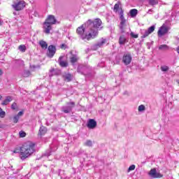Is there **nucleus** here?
<instances>
[{
    "instance_id": "nucleus-1",
    "label": "nucleus",
    "mask_w": 179,
    "mask_h": 179,
    "mask_svg": "<svg viewBox=\"0 0 179 179\" xmlns=\"http://www.w3.org/2000/svg\"><path fill=\"white\" fill-rule=\"evenodd\" d=\"M101 26V20L96 18L92 22L89 20L87 23L78 27L76 33L81 40L84 41H90L93 38H96L99 34V27Z\"/></svg>"
},
{
    "instance_id": "nucleus-2",
    "label": "nucleus",
    "mask_w": 179,
    "mask_h": 179,
    "mask_svg": "<svg viewBox=\"0 0 179 179\" xmlns=\"http://www.w3.org/2000/svg\"><path fill=\"white\" fill-rule=\"evenodd\" d=\"M35 152L36 148H34V143L31 141H28L20 148V157L21 160H25V159L30 157Z\"/></svg>"
},
{
    "instance_id": "nucleus-3",
    "label": "nucleus",
    "mask_w": 179,
    "mask_h": 179,
    "mask_svg": "<svg viewBox=\"0 0 179 179\" xmlns=\"http://www.w3.org/2000/svg\"><path fill=\"white\" fill-rule=\"evenodd\" d=\"M55 23H57L55 17L52 15H48L43 23V31L45 34H50L51 30H52V24H55Z\"/></svg>"
},
{
    "instance_id": "nucleus-4",
    "label": "nucleus",
    "mask_w": 179,
    "mask_h": 179,
    "mask_svg": "<svg viewBox=\"0 0 179 179\" xmlns=\"http://www.w3.org/2000/svg\"><path fill=\"white\" fill-rule=\"evenodd\" d=\"M12 6L15 10H22L26 6V3L24 1H17Z\"/></svg>"
},
{
    "instance_id": "nucleus-5",
    "label": "nucleus",
    "mask_w": 179,
    "mask_h": 179,
    "mask_svg": "<svg viewBox=\"0 0 179 179\" xmlns=\"http://www.w3.org/2000/svg\"><path fill=\"white\" fill-rule=\"evenodd\" d=\"M73 107H75V102L70 101L67 103L66 106H63L62 108V111H63V113H64L65 114H68L71 113V111H72V108H73Z\"/></svg>"
},
{
    "instance_id": "nucleus-6",
    "label": "nucleus",
    "mask_w": 179,
    "mask_h": 179,
    "mask_svg": "<svg viewBox=\"0 0 179 179\" xmlns=\"http://www.w3.org/2000/svg\"><path fill=\"white\" fill-rule=\"evenodd\" d=\"M148 175L151 178H162V177H163V175L158 173L157 171H156V169H151L148 173Z\"/></svg>"
},
{
    "instance_id": "nucleus-7",
    "label": "nucleus",
    "mask_w": 179,
    "mask_h": 179,
    "mask_svg": "<svg viewBox=\"0 0 179 179\" xmlns=\"http://www.w3.org/2000/svg\"><path fill=\"white\" fill-rule=\"evenodd\" d=\"M57 51V49L55 48V46L50 45L48 48V57L50 58H52L54 55H55V52Z\"/></svg>"
},
{
    "instance_id": "nucleus-8",
    "label": "nucleus",
    "mask_w": 179,
    "mask_h": 179,
    "mask_svg": "<svg viewBox=\"0 0 179 179\" xmlns=\"http://www.w3.org/2000/svg\"><path fill=\"white\" fill-rule=\"evenodd\" d=\"M168 32L169 27H167L165 24H163L158 30V36L162 37V36H164V34H166Z\"/></svg>"
},
{
    "instance_id": "nucleus-9",
    "label": "nucleus",
    "mask_w": 179,
    "mask_h": 179,
    "mask_svg": "<svg viewBox=\"0 0 179 179\" xmlns=\"http://www.w3.org/2000/svg\"><path fill=\"white\" fill-rule=\"evenodd\" d=\"M87 127L89 129H94L97 127V122L93 119H90L87 122Z\"/></svg>"
},
{
    "instance_id": "nucleus-10",
    "label": "nucleus",
    "mask_w": 179,
    "mask_h": 179,
    "mask_svg": "<svg viewBox=\"0 0 179 179\" xmlns=\"http://www.w3.org/2000/svg\"><path fill=\"white\" fill-rule=\"evenodd\" d=\"M131 61H132V57L131 55H124L123 56V62L125 65H129L131 64Z\"/></svg>"
},
{
    "instance_id": "nucleus-11",
    "label": "nucleus",
    "mask_w": 179,
    "mask_h": 179,
    "mask_svg": "<svg viewBox=\"0 0 179 179\" xmlns=\"http://www.w3.org/2000/svg\"><path fill=\"white\" fill-rule=\"evenodd\" d=\"M22 115H23V112L22 111H20L17 115H15L13 117V122L14 124H17V122H19V120L20 119V117H22Z\"/></svg>"
},
{
    "instance_id": "nucleus-12",
    "label": "nucleus",
    "mask_w": 179,
    "mask_h": 179,
    "mask_svg": "<svg viewBox=\"0 0 179 179\" xmlns=\"http://www.w3.org/2000/svg\"><path fill=\"white\" fill-rule=\"evenodd\" d=\"M79 61V57H78V55H72L70 57V62L71 64H74L75 62H78Z\"/></svg>"
},
{
    "instance_id": "nucleus-13",
    "label": "nucleus",
    "mask_w": 179,
    "mask_h": 179,
    "mask_svg": "<svg viewBox=\"0 0 179 179\" xmlns=\"http://www.w3.org/2000/svg\"><path fill=\"white\" fill-rule=\"evenodd\" d=\"M106 43V40L104 38H102L101 42L98 43L96 45H94L95 50H97V48H100L103 47V45H104Z\"/></svg>"
},
{
    "instance_id": "nucleus-14",
    "label": "nucleus",
    "mask_w": 179,
    "mask_h": 179,
    "mask_svg": "<svg viewBox=\"0 0 179 179\" xmlns=\"http://www.w3.org/2000/svg\"><path fill=\"white\" fill-rule=\"evenodd\" d=\"M45 134H47V128L44 126H41L39 129L38 135L43 136V135H45Z\"/></svg>"
},
{
    "instance_id": "nucleus-15",
    "label": "nucleus",
    "mask_w": 179,
    "mask_h": 179,
    "mask_svg": "<svg viewBox=\"0 0 179 179\" xmlns=\"http://www.w3.org/2000/svg\"><path fill=\"white\" fill-rule=\"evenodd\" d=\"M12 101V97L11 96H6V99L2 102V106H8L9 103Z\"/></svg>"
},
{
    "instance_id": "nucleus-16",
    "label": "nucleus",
    "mask_w": 179,
    "mask_h": 179,
    "mask_svg": "<svg viewBox=\"0 0 179 179\" xmlns=\"http://www.w3.org/2000/svg\"><path fill=\"white\" fill-rule=\"evenodd\" d=\"M125 43H127V38H125L124 36H121L119 38V44H120V45H124Z\"/></svg>"
},
{
    "instance_id": "nucleus-17",
    "label": "nucleus",
    "mask_w": 179,
    "mask_h": 179,
    "mask_svg": "<svg viewBox=\"0 0 179 179\" xmlns=\"http://www.w3.org/2000/svg\"><path fill=\"white\" fill-rule=\"evenodd\" d=\"M39 45H41V48H43V50H47V48H48V44H47V42L44 41H41L39 42Z\"/></svg>"
},
{
    "instance_id": "nucleus-18",
    "label": "nucleus",
    "mask_w": 179,
    "mask_h": 179,
    "mask_svg": "<svg viewBox=\"0 0 179 179\" xmlns=\"http://www.w3.org/2000/svg\"><path fill=\"white\" fill-rule=\"evenodd\" d=\"M61 59H62V57H60L59 59V64L60 66L62 68H66V66H68V63L66 62L62 61Z\"/></svg>"
},
{
    "instance_id": "nucleus-19",
    "label": "nucleus",
    "mask_w": 179,
    "mask_h": 179,
    "mask_svg": "<svg viewBox=\"0 0 179 179\" xmlns=\"http://www.w3.org/2000/svg\"><path fill=\"white\" fill-rule=\"evenodd\" d=\"M63 78L64 79V80H66L67 82H71V80H72V75L67 73V74H64L63 76Z\"/></svg>"
},
{
    "instance_id": "nucleus-20",
    "label": "nucleus",
    "mask_w": 179,
    "mask_h": 179,
    "mask_svg": "<svg viewBox=\"0 0 179 179\" xmlns=\"http://www.w3.org/2000/svg\"><path fill=\"white\" fill-rule=\"evenodd\" d=\"M129 13H130V16L131 17H135L136 16V15H138V10L136 9H131L130 11H129Z\"/></svg>"
},
{
    "instance_id": "nucleus-21",
    "label": "nucleus",
    "mask_w": 179,
    "mask_h": 179,
    "mask_svg": "<svg viewBox=\"0 0 179 179\" xmlns=\"http://www.w3.org/2000/svg\"><path fill=\"white\" fill-rule=\"evenodd\" d=\"M141 34H142V36L141 38H146V37H148V36H149V34H150L148 30H143L141 31Z\"/></svg>"
},
{
    "instance_id": "nucleus-22",
    "label": "nucleus",
    "mask_w": 179,
    "mask_h": 179,
    "mask_svg": "<svg viewBox=\"0 0 179 179\" xmlns=\"http://www.w3.org/2000/svg\"><path fill=\"white\" fill-rule=\"evenodd\" d=\"M148 3L149 5L155 6V5H157V3H159V0H149Z\"/></svg>"
},
{
    "instance_id": "nucleus-23",
    "label": "nucleus",
    "mask_w": 179,
    "mask_h": 179,
    "mask_svg": "<svg viewBox=\"0 0 179 179\" xmlns=\"http://www.w3.org/2000/svg\"><path fill=\"white\" fill-rule=\"evenodd\" d=\"M170 47H169L167 45H161L159 47V50H169Z\"/></svg>"
},
{
    "instance_id": "nucleus-24",
    "label": "nucleus",
    "mask_w": 179,
    "mask_h": 179,
    "mask_svg": "<svg viewBox=\"0 0 179 179\" xmlns=\"http://www.w3.org/2000/svg\"><path fill=\"white\" fill-rule=\"evenodd\" d=\"M155 29H156V27H155V25H152L151 27H150L147 31H148V33L150 34H152V33H153L155 31Z\"/></svg>"
},
{
    "instance_id": "nucleus-25",
    "label": "nucleus",
    "mask_w": 179,
    "mask_h": 179,
    "mask_svg": "<svg viewBox=\"0 0 179 179\" xmlns=\"http://www.w3.org/2000/svg\"><path fill=\"white\" fill-rule=\"evenodd\" d=\"M18 50H20V51H21V52H26V45H20L18 48Z\"/></svg>"
},
{
    "instance_id": "nucleus-26",
    "label": "nucleus",
    "mask_w": 179,
    "mask_h": 179,
    "mask_svg": "<svg viewBox=\"0 0 179 179\" xmlns=\"http://www.w3.org/2000/svg\"><path fill=\"white\" fill-rule=\"evenodd\" d=\"M5 115H6V113L0 108V118H5Z\"/></svg>"
},
{
    "instance_id": "nucleus-27",
    "label": "nucleus",
    "mask_w": 179,
    "mask_h": 179,
    "mask_svg": "<svg viewBox=\"0 0 179 179\" xmlns=\"http://www.w3.org/2000/svg\"><path fill=\"white\" fill-rule=\"evenodd\" d=\"M125 20H120V29L121 30H123L124 27L125 26Z\"/></svg>"
},
{
    "instance_id": "nucleus-28",
    "label": "nucleus",
    "mask_w": 179,
    "mask_h": 179,
    "mask_svg": "<svg viewBox=\"0 0 179 179\" xmlns=\"http://www.w3.org/2000/svg\"><path fill=\"white\" fill-rule=\"evenodd\" d=\"M85 146H89V147H90V146H92L93 142H92V141H90V140H87V141L85 143Z\"/></svg>"
},
{
    "instance_id": "nucleus-29",
    "label": "nucleus",
    "mask_w": 179,
    "mask_h": 179,
    "mask_svg": "<svg viewBox=\"0 0 179 179\" xmlns=\"http://www.w3.org/2000/svg\"><path fill=\"white\" fill-rule=\"evenodd\" d=\"M161 71H162V72H167V71H169V66H161Z\"/></svg>"
},
{
    "instance_id": "nucleus-30",
    "label": "nucleus",
    "mask_w": 179,
    "mask_h": 179,
    "mask_svg": "<svg viewBox=\"0 0 179 179\" xmlns=\"http://www.w3.org/2000/svg\"><path fill=\"white\" fill-rule=\"evenodd\" d=\"M135 168H136V166H135V165H131L129 167V169H128V170H127V172L128 173H130V171H134V170H135Z\"/></svg>"
},
{
    "instance_id": "nucleus-31",
    "label": "nucleus",
    "mask_w": 179,
    "mask_h": 179,
    "mask_svg": "<svg viewBox=\"0 0 179 179\" xmlns=\"http://www.w3.org/2000/svg\"><path fill=\"white\" fill-rule=\"evenodd\" d=\"M130 36L131 37H132L133 38H138V37H139V36L138 35V34H135L134 32H131L130 33Z\"/></svg>"
},
{
    "instance_id": "nucleus-32",
    "label": "nucleus",
    "mask_w": 179,
    "mask_h": 179,
    "mask_svg": "<svg viewBox=\"0 0 179 179\" xmlns=\"http://www.w3.org/2000/svg\"><path fill=\"white\" fill-rule=\"evenodd\" d=\"M145 106L143 105H140L138 106V111L140 113L142 112V111H145Z\"/></svg>"
},
{
    "instance_id": "nucleus-33",
    "label": "nucleus",
    "mask_w": 179,
    "mask_h": 179,
    "mask_svg": "<svg viewBox=\"0 0 179 179\" xmlns=\"http://www.w3.org/2000/svg\"><path fill=\"white\" fill-rule=\"evenodd\" d=\"M118 9H120V4L116 3L114 6V12H118Z\"/></svg>"
},
{
    "instance_id": "nucleus-34",
    "label": "nucleus",
    "mask_w": 179,
    "mask_h": 179,
    "mask_svg": "<svg viewBox=\"0 0 179 179\" xmlns=\"http://www.w3.org/2000/svg\"><path fill=\"white\" fill-rule=\"evenodd\" d=\"M19 134L20 138H24V136H26V133L24 131H21Z\"/></svg>"
},
{
    "instance_id": "nucleus-35",
    "label": "nucleus",
    "mask_w": 179,
    "mask_h": 179,
    "mask_svg": "<svg viewBox=\"0 0 179 179\" xmlns=\"http://www.w3.org/2000/svg\"><path fill=\"white\" fill-rule=\"evenodd\" d=\"M11 108H12V110H16V108H17V104L16 103H13L11 105Z\"/></svg>"
},
{
    "instance_id": "nucleus-36",
    "label": "nucleus",
    "mask_w": 179,
    "mask_h": 179,
    "mask_svg": "<svg viewBox=\"0 0 179 179\" xmlns=\"http://www.w3.org/2000/svg\"><path fill=\"white\" fill-rule=\"evenodd\" d=\"M30 75V71H27L24 72V76H29Z\"/></svg>"
},
{
    "instance_id": "nucleus-37",
    "label": "nucleus",
    "mask_w": 179,
    "mask_h": 179,
    "mask_svg": "<svg viewBox=\"0 0 179 179\" xmlns=\"http://www.w3.org/2000/svg\"><path fill=\"white\" fill-rule=\"evenodd\" d=\"M50 73H52L51 75H50V76H52V75H54V72H55V69H52L50 71Z\"/></svg>"
},
{
    "instance_id": "nucleus-38",
    "label": "nucleus",
    "mask_w": 179,
    "mask_h": 179,
    "mask_svg": "<svg viewBox=\"0 0 179 179\" xmlns=\"http://www.w3.org/2000/svg\"><path fill=\"white\" fill-rule=\"evenodd\" d=\"M120 15L122 16L124 15V10H121L120 13Z\"/></svg>"
},
{
    "instance_id": "nucleus-39",
    "label": "nucleus",
    "mask_w": 179,
    "mask_h": 179,
    "mask_svg": "<svg viewBox=\"0 0 179 179\" xmlns=\"http://www.w3.org/2000/svg\"><path fill=\"white\" fill-rule=\"evenodd\" d=\"M2 75H3V71L0 69V76H2Z\"/></svg>"
},
{
    "instance_id": "nucleus-40",
    "label": "nucleus",
    "mask_w": 179,
    "mask_h": 179,
    "mask_svg": "<svg viewBox=\"0 0 179 179\" xmlns=\"http://www.w3.org/2000/svg\"><path fill=\"white\" fill-rule=\"evenodd\" d=\"M20 152L19 150H14L13 153H19Z\"/></svg>"
},
{
    "instance_id": "nucleus-41",
    "label": "nucleus",
    "mask_w": 179,
    "mask_h": 179,
    "mask_svg": "<svg viewBox=\"0 0 179 179\" xmlns=\"http://www.w3.org/2000/svg\"><path fill=\"white\" fill-rule=\"evenodd\" d=\"M125 18L124 17V15H120V20H124Z\"/></svg>"
},
{
    "instance_id": "nucleus-42",
    "label": "nucleus",
    "mask_w": 179,
    "mask_h": 179,
    "mask_svg": "<svg viewBox=\"0 0 179 179\" xmlns=\"http://www.w3.org/2000/svg\"><path fill=\"white\" fill-rule=\"evenodd\" d=\"M65 47V44H62L61 48H64Z\"/></svg>"
},
{
    "instance_id": "nucleus-43",
    "label": "nucleus",
    "mask_w": 179,
    "mask_h": 179,
    "mask_svg": "<svg viewBox=\"0 0 179 179\" xmlns=\"http://www.w3.org/2000/svg\"><path fill=\"white\" fill-rule=\"evenodd\" d=\"M178 54H179V46L177 48Z\"/></svg>"
},
{
    "instance_id": "nucleus-44",
    "label": "nucleus",
    "mask_w": 179,
    "mask_h": 179,
    "mask_svg": "<svg viewBox=\"0 0 179 179\" xmlns=\"http://www.w3.org/2000/svg\"><path fill=\"white\" fill-rule=\"evenodd\" d=\"M0 26H2V21L0 20Z\"/></svg>"
},
{
    "instance_id": "nucleus-45",
    "label": "nucleus",
    "mask_w": 179,
    "mask_h": 179,
    "mask_svg": "<svg viewBox=\"0 0 179 179\" xmlns=\"http://www.w3.org/2000/svg\"><path fill=\"white\" fill-rule=\"evenodd\" d=\"M0 100H2V96L0 95Z\"/></svg>"
},
{
    "instance_id": "nucleus-46",
    "label": "nucleus",
    "mask_w": 179,
    "mask_h": 179,
    "mask_svg": "<svg viewBox=\"0 0 179 179\" xmlns=\"http://www.w3.org/2000/svg\"><path fill=\"white\" fill-rule=\"evenodd\" d=\"M0 128H1V124H0Z\"/></svg>"
}]
</instances>
